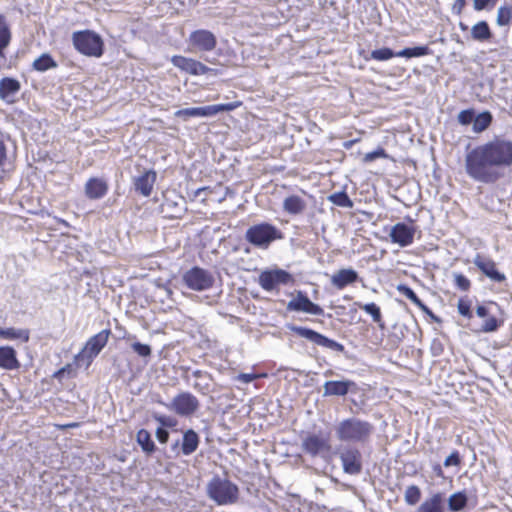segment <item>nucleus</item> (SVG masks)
<instances>
[{
  "label": "nucleus",
  "instance_id": "nucleus-43",
  "mask_svg": "<svg viewBox=\"0 0 512 512\" xmlns=\"http://www.w3.org/2000/svg\"><path fill=\"white\" fill-rule=\"evenodd\" d=\"M454 283L462 291H468L471 286L470 280L461 273L454 274Z\"/></svg>",
  "mask_w": 512,
  "mask_h": 512
},
{
  "label": "nucleus",
  "instance_id": "nucleus-41",
  "mask_svg": "<svg viewBox=\"0 0 512 512\" xmlns=\"http://www.w3.org/2000/svg\"><path fill=\"white\" fill-rule=\"evenodd\" d=\"M420 498H421V490L418 486L410 485L406 488L405 494H404V499L408 505L413 506V505L417 504L419 502Z\"/></svg>",
  "mask_w": 512,
  "mask_h": 512
},
{
  "label": "nucleus",
  "instance_id": "nucleus-14",
  "mask_svg": "<svg viewBox=\"0 0 512 512\" xmlns=\"http://www.w3.org/2000/svg\"><path fill=\"white\" fill-rule=\"evenodd\" d=\"M302 450L312 457H325L331 450V445L326 437L318 434H308L302 440Z\"/></svg>",
  "mask_w": 512,
  "mask_h": 512
},
{
  "label": "nucleus",
  "instance_id": "nucleus-19",
  "mask_svg": "<svg viewBox=\"0 0 512 512\" xmlns=\"http://www.w3.org/2000/svg\"><path fill=\"white\" fill-rule=\"evenodd\" d=\"M156 177L157 175L154 170L145 171L143 174L134 177L133 184L136 192L144 197L150 196Z\"/></svg>",
  "mask_w": 512,
  "mask_h": 512
},
{
  "label": "nucleus",
  "instance_id": "nucleus-2",
  "mask_svg": "<svg viewBox=\"0 0 512 512\" xmlns=\"http://www.w3.org/2000/svg\"><path fill=\"white\" fill-rule=\"evenodd\" d=\"M336 438L343 443L365 444L370 441L374 426L357 417H349L334 426Z\"/></svg>",
  "mask_w": 512,
  "mask_h": 512
},
{
  "label": "nucleus",
  "instance_id": "nucleus-51",
  "mask_svg": "<svg viewBox=\"0 0 512 512\" xmlns=\"http://www.w3.org/2000/svg\"><path fill=\"white\" fill-rule=\"evenodd\" d=\"M156 438L160 443L165 444L169 439V432L166 429L159 427L156 430Z\"/></svg>",
  "mask_w": 512,
  "mask_h": 512
},
{
  "label": "nucleus",
  "instance_id": "nucleus-55",
  "mask_svg": "<svg viewBox=\"0 0 512 512\" xmlns=\"http://www.w3.org/2000/svg\"><path fill=\"white\" fill-rule=\"evenodd\" d=\"M466 2L465 0H456L454 5H453V9L455 11H457V13H461L462 9L464 8Z\"/></svg>",
  "mask_w": 512,
  "mask_h": 512
},
{
  "label": "nucleus",
  "instance_id": "nucleus-38",
  "mask_svg": "<svg viewBox=\"0 0 512 512\" xmlns=\"http://www.w3.org/2000/svg\"><path fill=\"white\" fill-rule=\"evenodd\" d=\"M328 200L336 206L343 208H352L353 201L349 198L345 191L336 192L328 197Z\"/></svg>",
  "mask_w": 512,
  "mask_h": 512
},
{
  "label": "nucleus",
  "instance_id": "nucleus-42",
  "mask_svg": "<svg viewBox=\"0 0 512 512\" xmlns=\"http://www.w3.org/2000/svg\"><path fill=\"white\" fill-rule=\"evenodd\" d=\"M130 346H131L132 350L140 357L147 358V357L151 356L152 349H151L150 345H148V344H143L138 341H133Z\"/></svg>",
  "mask_w": 512,
  "mask_h": 512
},
{
  "label": "nucleus",
  "instance_id": "nucleus-31",
  "mask_svg": "<svg viewBox=\"0 0 512 512\" xmlns=\"http://www.w3.org/2000/svg\"><path fill=\"white\" fill-rule=\"evenodd\" d=\"M397 290L400 294L409 299L412 303L418 306L424 312L432 315V312L429 308L420 300V298L416 295V293L409 286L405 284H400L397 286Z\"/></svg>",
  "mask_w": 512,
  "mask_h": 512
},
{
  "label": "nucleus",
  "instance_id": "nucleus-26",
  "mask_svg": "<svg viewBox=\"0 0 512 512\" xmlns=\"http://www.w3.org/2000/svg\"><path fill=\"white\" fill-rule=\"evenodd\" d=\"M470 34H471V38L477 42L490 41V39L493 36L492 31L489 27V24L484 20L479 21L476 24H474L471 27Z\"/></svg>",
  "mask_w": 512,
  "mask_h": 512
},
{
  "label": "nucleus",
  "instance_id": "nucleus-60",
  "mask_svg": "<svg viewBox=\"0 0 512 512\" xmlns=\"http://www.w3.org/2000/svg\"><path fill=\"white\" fill-rule=\"evenodd\" d=\"M193 375H194L195 377H201V376H202V372H201L200 370H196V371L193 373Z\"/></svg>",
  "mask_w": 512,
  "mask_h": 512
},
{
  "label": "nucleus",
  "instance_id": "nucleus-61",
  "mask_svg": "<svg viewBox=\"0 0 512 512\" xmlns=\"http://www.w3.org/2000/svg\"><path fill=\"white\" fill-rule=\"evenodd\" d=\"M135 338H136V336H134V335H128L126 337V340L131 341V340H134Z\"/></svg>",
  "mask_w": 512,
  "mask_h": 512
},
{
  "label": "nucleus",
  "instance_id": "nucleus-7",
  "mask_svg": "<svg viewBox=\"0 0 512 512\" xmlns=\"http://www.w3.org/2000/svg\"><path fill=\"white\" fill-rule=\"evenodd\" d=\"M160 403L169 411L174 412L180 417H190L195 414L200 407L199 400L190 392L177 394L170 403Z\"/></svg>",
  "mask_w": 512,
  "mask_h": 512
},
{
  "label": "nucleus",
  "instance_id": "nucleus-10",
  "mask_svg": "<svg viewBox=\"0 0 512 512\" xmlns=\"http://www.w3.org/2000/svg\"><path fill=\"white\" fill-rule=\"evenodd\" d=\"M344 473L358 475L362 471V454L352 445L341 446L337 449Z\"/></svg>",
  "mask_w": 512,
  "mask_h": 512
},
{
  "label": "nucleus",
  "instance_id": "nucleus-20",
  "mask_svg": "<svg viewBox=\"0 0 512 512\" xmlns=\"http://www.w3.org/2000/svg\"><path fill=\"white\" fill-rule=\"evenodd\" d=\"M108 192L107 182L98 177L90 178L85 184V195L88 199L97 200L104 197Z\"/></svg>",
  "mask_w": 512,
  "mask_h": 512
},
{
  "label": "nucleus",
  "instance_id": "nucleus-44",
  "mask_svg": "<svg viewBox=\"0 0 512 512\" xmlns=\"http://www.w3.org/2000/svg\"><path fill=\"white\" fill-rule=\"evenodd\" d=\"M154 419L161 425L162 428L168 427L172 428L176 426L177 420L173 417L162 415V414H155Z\"/></svg>",
  "mask_w": 512,
  "mask_h": 512
},
{
  "label": "nucleus",
  "instance_id": "nucleus-9",
  "mask_svg": "<svg viewBox=\"0 0 512 512\" xmlns=\"http://www.w3.org/2000/svg\"><path fill=\"white\" fill-rule=\"evenodd\" d=\"M240 105V102H232L226 104L208 105L203 107H191L177 110L174 115L187 121L190 117H211L220 112L232 111Z\"/></svg>",
  "mask_w": 512,
  "mask_h": 512
},
{
  "label": "nucleus",
  "instance_id": "nucleus-58",
  "mask_svg": "<svg viewBox=\"0 0 512 512\" xmlns=\"http://www.w3.org/2000/svg\"><path fill=\"white\" fill-rule=\"evenodd\" d=\"M205 190H207L206 187H202V188L197 189L196 192H195V196H199Z\"/></svg>",
  "mask_w": 512,
  "mask_h": 512
},
{
  "label": "nucleus",
  "instance_id": "nucleus-53",
  "mask_svg": "<svg viewBox=\"0 0 512 512\" xmlns=\"http://www.w3.org/2000/svg\"><path fill=\"white\" fill-rule=\"evenodd\" d=\"M6 159V148L3 141L0 139V166L3 165Z\"/></svg>",
  "mask_w": 512,
  "mask_h": 512
},
{
  "label": "nucleus",
  "instance_id": "nucleus-47",
  "mask_svg": "<svg viewBox=\"0 0 512 512\" xmlns=\"http://www.w3.org/2000/svg\"><path fill=\"white\" fill-rule=\"evenodd\" d=\"M499 321L495 317H489L482 326L484 332H494L499 327Z\"/></svg>",
  "mask_w": 512,
  "mask_h": 512
},
{
  "label": "nucleus",
  "instance_id": "nucleus-8",
  "mask_svg": "<svg viewBox=\"0 0 512 512\" xmlns=\"http://www.w3.org/2000/svg\"><path fill=\"white\" fill-rule=\"evenodd\" d=\"M182 280L184 284L193 291H205L213 287L215 279L211 272L195 266L187 270Z\"/></svg>",
  "mask_w": 512,
  "mask_h": 512
},
{
  "label": "nucleus",
  "instance_id": "nucleus-40",
  "mask_svg": "<svg viewBox=\"0 0 512 512\" xmlns=\"http://www.w3.org/2000/svg\"><path fill=\"white\" fill-rule=\"evenodd\" d=\"M512 21V7L501 6L497 11L496 23L499 26H509Z\"/></svg>",
  "mask_w": 512,
  "mask_h": 512
},
{
  "label": "nucleus",
  "instance_id": "nucleus-32",
  "mask_svg": "<svg viewBox=\"0 0 512 512\" xmlns=\"http://www.w3.org/2000/svg\"><path fill=\"white\" fill-rule=\"evenodd\" d=\"M11 31L6 19L0 15V57L5 58L4 50L10 44Z\"/></svg>",
  "mask_w": 512,
  "mask_h": 512
},
{
  "label": "nucleus",
  "instance_id": "nucleus-25",
  "mask_svg": "<svg viewBox=\"0 0 512 512\" xmlns=\"http://www.w3.org/2000/svg\"><path fill=\"white\" fill-rule=\"evenodd\" d=\"M200 438L199 435L193 430L188 429L183 433L181 452L185 456H189L194 453L199 446Z\"/></svg>",
  "mask_w": 512,
  "mask_h": 512
},
{
  "label": "nucleus",
  "instance_id": "nucleus-4",
  "mask_svg": "<svg viewBox=\"0 0 512 512\" xmlns=\"http://www.w3.org/2000/svg\"><path fill=\"white\" fill-rule=\"evenodd\" d=\"M281 238L282 234L278 228L266 222L249 227L245 233L247 242L262 249L268 248L273 241Z\"/></svg>",
  "mask_w": 512,
  "mask_h": 512
},
{
  "label": "nucleus",
  "instance_id": "nucleus-15",
  "mask_svg": "<svg viewBox=\"0 0 512 512\" xmlns=\"http://www.w3.org/2000/svg\"><path fill=\"white\" fill-rule=\"evenodd\" d=\"M171 63L180 70L194 76L204 75L208 73H218L217 69L210 68L195 59L187 58L180 55H174L171 58Z\"/></svg>",
  "mask_w": 512,
  "mask_h": 512
},
{
  "label": "nucleus",
  "instance_id": "nucleus-35",
  "mask_svg": "<svg viewBox=\"0 0 512 512\" xmlns=\"http://www.w3.org/2000/svg\"><path fill=\"white\" fill-rule=\"evenodd\" d=\"M33 68L37 71L44 72L50 68H55L57 63L54 59L47 53L42 54L40 57L34 60Z\"/></svg>",
  "mask_w": 512,
  "mask_h": 512
},
{
  "label": "nucleus",
  "instance_id": "nucleus-21",
  "mask_svg": "<svg viewBox=\"0 0 512 512\" xmlns=\"http://www.w3.org/2000/svg\"><path fill=\"white\" fill-rule=\"evenodd\" d=\"M359 275L352 268H344L338 270L331 276V284L338 290L344 289L346 286L357 282Z\"/></svg>",
  "mask_w": 512,
  "mask_h": 512
},
{
  "label": "nucleus",
  "instance_id": "nucleus-24",
  "mask_svg": "<svg viewBox=\"0 0 512 512\" xmlns=\"http://www.w3.org/2000/svg\"><path fill=\"white\" fill-rule=\"evenodd\" d=\"M20 363L16 356V351L10 346L0 347V368L5 370H16Z\"/></svg>",
  "mask_w": 512,
  "mask_h": 512
},
{
  "label": "nucleus",
  "instance_id": "nucleus-5",
  "mask_svg": "<svg viewBox=\"0 0 512 512\" xmlns=\"http://www.w3.org/2000/svg\"><path fill=\"white\" fill-rule=\"evenodd\" d=\"M110 334L111 331L109 329H104L90 337L83 349L75 355V363L78 366L84 365L88 368L101 350L106 346Z\"/></svg>",
  "mask_w": 512,
  "mask_h": 512
},
{
  "label": "nucleus",
  "instance_id": "nucleus-52",
  "mask_svg": "<svg viewBox=\"0 0 512 512\" xmlns=\"http://www.w3.org/2000/svg\"><path fill=\"white\" fill-rule=\"evenodd\" d=\"M257 378L256 374L241 373L237 376V380L242 383L248 384Z\"/></svg>",
  "mask_w": 512,
  "mask_h": 512
},
{
  "label": "nucleus",
  "instance_id": "nucleus-62",
  "mask_svg": "<svg viewBox=\"0 0 512 512\" xmlns=\"http://www.w3.org/2000/svg\"><path fill=\"white\" fill-rule=\"evenodd\" d=\"M64 370H65L64 368H62V369L58 370V372L55 374V376H58L59 374L63 373V372H64Z\"/></svg>",
  "mask_w": 512,
  "mask_h": 512
},
{
  "label": "nucleus",
  "instance_id": "nucleus-34",
  "mask_svg": "<svg viewBox=\"0 0 512 512\" xmlns=\"http://www.w3.org/2000/svg\"><path fill=\"white\" fill-rule=\"evenodd\" d=\"M492 119V115L488 111L482 112L477 116L474 115V119L472 122L473 131L476 133H481L485 131L490 126Z\"/></svg>",
  "mask_w": 512,
  "mask_h": 512
},
{
  "label": "nucleus",
  "instance_id": "nucleus-63",
  "mask_svg": "<svg viewBox=\"0 0 512 512\" xmlns=\"http://www.w3.org/2000/svg\"><path fill=\"white\" fill-rule=\"evenodd\" d=\"M60 222H61L62 224H64L65 226H68V223H67L65 220H60Z\"/></svg>",
  "mask_w": 512,
  "mask_h": 512
},
{
  "label": "nucleus",
  "instance_id": "nucleus-46",
  "mask_svg": "<svg viewBox=\"0 0 512 512\" xmlns=\"http://www.w3.org/2000/svg\"><path fill=\"white\" fill-rule=\"evenodd\" d=\"M497 0H474L473 6L476 11L491 9L496 5Z\"/></svg>",
  "mask_w": 512,
  "mask_h": 512
},
{
  "label": "nucleus",
  "instance_id": "nucleus-45",
  "mask_svg": "<svg viewBox=\"0 0 512 512\" xmlns=\"http://www.w3.org/2000/svg\"><path fill=\"white\" fill-rule=\"evenodd\" d=\"M475 112L472 109L462 110L458 114V121L462 125H468L473 122Z\"/></svg>",
  "mask_w": 512,
  "mask_h": 512
},
{
  "label": "nucleus",
  "instance_id": "nucleus-56",
  "mask_svg": "<svg viewBox=\"0 0 512 512\" xmlns=\"http://www.w3.org/2000/svg\"><path fill=\"white\" fill-rule=\"evenodd\" d=\"M434 472L436 473L437 476H442V469L439 465L434 467Z\"/></svg>",
  "mask_w": 512,
  "mask_h": 512
},
{
  "label": "nucleus",
  "instance_id": "nucleus-36",
  "mask_svg": "<svg viewBox=\"0 0 512 512\" xmlns=\"http://www.w3.org/2000/svg\"><path fill=\"white\" fill-rule=\"evenodd\" d=\"M430 53V49L428 46H417L412 48H404L403 50L396 52V57H421L428 55Z\"/></svg>",
  "mask_w": 512,
  "mask_h": 512
},
{
  "label": "nucleus",
  "instance_id": "nucleus-49",
  "mask_svg": "<svg viewBox=\"0 0 512 512\" xmlns=\"http://www.w3.org/2000/svg\"><path fill=\"white\" fill-rule=\"evenodd\" d=\"M386 156L387 155H386L385 150L383 148H379L375 151L367 153L364 156V161L368 163V162H372L378 158H385Z\"/></svg>",
  "mask_w": 512,
  "mask_h": 512
},
{
  "label": "nucleus",
  "instance_id": "nucleus-17",
  "mask_svg": "<svg viewBox=\"0 0 512 512\" xmlns=\"http://www.w3.org/2000/svg\"><path fill=\"white\" fill-rule=\"evenodd\" d=\"M288 311L305 312L312 315L322 316L324 310L318 304L313 303L302 291L287 303Z\"/></svg>",
  "mask_w": 512,
  "mask_h": 512
},
{
  "label": "nucleus",
  "instance_id": "nucleus-6",
  "mask_svg": "<svg viewBox=\"0 0 512 512\" xmlns=\"http://www.w3.org/2000/svg\"><path fill=\"white\" fill-rule=\"evenodd\" d=\"M72 40L75 48L84 55L100 57L103 54V41L95 32L89 30L74 32Z\"/></svg>",
  "mask_w": 512,
  "mask_h": 512
},
{
  "label": "nucleus",
  "instance_id": "nucleus-54",
  "mask_svg": "<svg viewBox=\"0 0 512 512\" xmlns=\"http://www.w3.org/2000/svg\"><path fill=\"white\" fill-rule=\"evenodd\" d=\"M476 314L478 317L484 318L488 316V309L485 306H478L476 309Z\"/></svg>",
  "mask_w": 512,
  "mask_h": 512
},
{
  "label": "nucleus",
  "instance_id": "nucleus-37",
  "mask_svg": "<svg viewBox=\"0 0 512 512\" xmlns=\"http://www.w3.org/2000/svg\"><path fill=\"white\" fill-rule=\"evenodd\" d=\"M395 56H396V53L392 49H390L388 47H383L380 49L373 50L369 54V56H364V59L366 61L371 60V59L376 60V61H386Z\"/></svg>",
  "mask_w": 512,
  "mask_h": 512
},
{
  "label": "nucleus",
  "instance_id": "nucleus-12",
  "mask_svg": "<svg viewBox=\"0 0 512 512\" xmlns=\"http://www.w3.org/2000/svg\"><path fill=\"white\" fill-rule=\"evenodd\" d=\"M293 282L292 275L283 269H272L262 271L258 283L265 291H273L279 285H287Z\"/></svg>",
  "mask_w": 512,
  "mask_h": 512
},
{
  "label": "nucleus",
  "instance_id": "nucleus-30",
  "mask_svg": "<svg viewBox=\"0 0 512 512\" xmlns=\"http://www.w3.org/2000/svg\"><path fill=\"white\" fill-rule=\"evenodd\" d=\"M468 503V497L464 491L453 493L447 500L448 509L452 512L463 510Z\"/></svg>",
  "mask_w": 512,
  "mask_h": 512
},
{
  "label": "nucleus",
  "instance_id": "nucleus-57",
  "mask_svg": "<svg viewBox=\"0 0 512 512\" xmlns=\"http://www.w3.org/2000/svg\"><path fill=\"white\" fill-rule=\"evenodd\" d=\"M459 28L462 30V31H467L468 30V26L463 23V22H460L459 23Z\"/></svg>",
  "mask_w": 512,
  "mask_h": 512
},
{
  "label": "nucleus",
  "instance_id": "nucleus-3",
  "mask_svg": "<svg viewBox=\"0 0 512 512\" xmlns=\"http://www.w3.org/2000/svg\"><path fill=\"white\" fill-rule=\"evenodd\" d=\"M208 497L217 505H231L239 499L238 486L227 478L214 476L206 487Z\"/></svg>",
  "mask_w": 512,
  "mask_h": 512
},
{
  "label": "nucleus",
  "instance_id": "nucleus-50",
  "mask_svg": "<svg viewBox=\"0 0 512 512\" xmlns=\"http://www.w3.org/2000/svg\"><path fill=\"white\" fill-rule=\"evenodd\" d=\"M461 463L460 454L458 451H453L444 461L445 467L458 466Z\"/></svg>",
  "mask_w": 512,
  "mask_h": 512
},
{
  "label": "nucleus",
  "instance_id": "nucleus-59",
  "mask_svg": "<svg viewBox=\"0 0 512 512\" xmlns=\"http://www.w3.org/2000/svg\"><path fill=\"white\" fill-rule=\"evenodd\" d=\"M353 143H354V141H346V142H344V147L348 149L353 145Z\"/></svg>",
  "mask_w": 512,
  "mask_h": 512
},
{
  "label": "nucleus",
  "instance_id": "nucleus-28",
  "mask_svg": "<svg viewBox=\"0 0 512 512\" xmlns=\"http://www.w3.org/2000/svg\"><path fill=\"white\" fill-rule=\"evenodd\" d=\"M20 90V83L13 78H3L0 80V98L8 100Z\"/></svg>",
  "mask_w": 512,
  "mask_h": 512
},
{
  "label": "nucleus",
  "instance_id": "nucleus-18",
  "mask_svg": "<svg viewBox=\"0 0 512 512\" xmlns=\"http://www.w3.org/2000/svg\"><path fill=\"white\" fill-rule=\"evenodd\" d=\"M473 263L490 280L497 283L506 280V276L497 270L496 263L492 259L477 254L473 259Z\"/></svg>",
  "mask_w": 512,
  "mask_h": 512
},
{
  "label": "nucleus",
  "instance_id": "nucleus-22",
  "mask_svg": "<svg viewBox=\"0 0 512 512\" xmlns=\"http://www.w3.org/2000/svg\"><path fill=\"white\" fill-rule=\"evenodd\" d=\"M415 512H445V495L435 492L427 497L415 510Z\"/></svg>",
  "mask_w": 512,
  "mask_h": 512
},
{
  "label": "nucleus",
  "instance_id": "nucleus-48",
  "mask_svg": "<svg viewBox=\"0 0 512 512\" xmlns=\"http://www.w3.org/2000/svg\"><path fill=\"white\" fill-rule=\"evenodd\" d=\"M458 312L467 318H472V312L470 308V303L464 300H459L457 304Z\"/></svg>",
  "mask_w": 512,
  "mask_h": 512
},
{
  "label": "nucleus",
  "instance_id": "nucleus-1",
  "mask_svg": "<svg viewBox=\"0 0 512 512\" xmlns=\"http://www.w3.org/2000/svg\"><path fill=\"white\" fill-rule=\"evenodd\" d=\"M512 166V141L495 137L470 150L465 156V171L476 182L492 184Z\"/></svg>",
  "mask_w": 512,
  "mask_h": 512
},
{
  "label": "nucleus",
  "instance_id": "nucleus-33",
  "mask_svg": "<svg viewBox=\"0 0 512 512\" xmlns=\"http://www.w3.org/2000/svg\"><path fill=\"white\" fill-rule=\"evenodd\" d=\"M0 337L8 340L20 339L24 342L29 340V331L27 329L1 328Z\"/></svg>",
  "mask_w": 512,
  "mask_h": 512
},
{
  "label": "nucleus",
  "instance_id": "nucleus-27",
  "mask_svg": "<svg viewBox=\"0 0 512 512\" xmlns=\"http://www.w3.org/2000/svg\"><path fill=\"white\" fill-rule=\"evenodd\" d=\"M306 208L304 199L297 195H290L283 201V209L291 215L301 214Z\"/></svg>",
  "mask_w": 512,
  "mask_h": 512
},
{
  "label": "nucleus",
  "instance_id": "nucleus-29",
  "mask_svg": "<svg viewBox=\"0 0 512 512\" xmlns=\"http://www.w3.org/2000/svg\"><path fill=\"white\" fill-rule=\"evenodd\" d=\"M136 441L140 445L141 449L145 454L151 455L152 453L155 452V443L151 438V434L147 430L140 429L137 432Z\"/></svg>",
  "mask_w": 512,
  "mask_h": 512
},
{
  "label": "nucleus",
  "instance_id": "nucleus-11",
  "mask_svg": "<svg viewBox=\"0 0 512 512\" xmlns=\"http://www.w3.org/2000/svg\"><path fill=\"white\" fill-rule=\"evenodd\" d=\"M289 329L290 331L297 334L299 337L305 338L318 346L325 347L327 349L337 352L344 351V346L341 343H338L333 339H329L328 337L310 328L292 325L289 326Z\"/></svg>",
  "mask_w": 512,
  "mask_h": 512
},
{
  "label": "nucleus",
  "instance_id": "nucleus-39",
  "mask_svg": "<svg viewBox=\"0 0 512 512\" xmlns=\"http://www.w3.org/2000/svg\"><path fill=\"white\" fill-rule=\"evenodd\" d=\"M359 307L364 310L367 314L372 316L375 323L379 324L381 328L384 327L382 323V315L380 308L375 303L360 304Z\"/></svg>",
  "mask_w": 512,
  "mask_h": 512
},
{
  "label": "nucleus",
  "instance_id": "nucleus-16",
  "mask_svg": "<svg viewBox=\"0 0 512 512\" xmlns=\"http://www.w3.org/2000/svg\"><path fill=\"white\" fill-rule=\"evenodd\" d=\"M416 231L415 225L398 222L392 226L389 237L392 243L398 244L400 247H407L413 243Z\"/></svg>",
  "mask_w": 512,
  "mask_h": 512
},
{
  "label": "nucleus",
  "instance_id": "nucleus-13",
  "mask_svg": "<svg viewBox=\"0 0 512 512\" xmlns=\"http://www.w3.org/2000/svg\"><path fill=\"white\" fill-rule=\"evenodd\" d=\"M188 44L191 51L210 52L215 49L217 39L211 31L198 29L190 34Z\"/></svg>",
  "mask_w": 512,
  "mask_h": 512
},
{
  "label": "nucleus",
  "instance_id": "nucleus-23",
  "mask_svg": "<svg viewBox=\"0 0 512 512\" xmlns=\"http://www.w3.org/2000/svg\"><path fill=\"white\" fill-rule=\"evenodd\" d=\"M355 383L350 380L326 381L323 385V396H345Z\"/></svg>",
  "mask_w": 512,
  "mask_h": 512
}]
</instances>
